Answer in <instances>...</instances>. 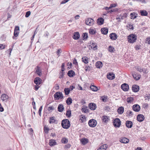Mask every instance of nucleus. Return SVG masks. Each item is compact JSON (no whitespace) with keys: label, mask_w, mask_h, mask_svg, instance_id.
I'll return each instance as SVG.
<instances>
[{"label":"nucleus","mask_w":150,"mask_h":150,"mask_svg":"<svg viewBox=\"0 0 150 150\" xmlns=\"http://www.w3.org/2000/svg\"><path fill=\"white\" fill-rule=\"evenodd\" d=\"M62 127L64 129H68L71 125L69 120L67 119H64L62 120L61 122Z\"/></svg>","instance_id":"obj_1"},{"label":"nucleus","mask_w":150,"mask_h":150,"mask_svg":"<svg viewBox=\"0 0 150 150\" xmlns=\"http://www.w3.org/2000/svg\"><path fill=\"white\" fill-rule=\"evenodd\" d=\"M127 39L129 42L133 43L136 42L137 39V36L136 35L132 34L128 36Z\"/></svg>","instance_id":"obj_2"},{"label":"nucleus","mask_w":150,"mask_h":150,"mask_svg":"<svg viewBox=\"0 0 150 150\" xmlns=\"http://www.w3.org/2000/svg\"><path fill=\"white\" fill-rule=\"evenodd\" d=\"M54 97L55 100H59V99H63L64 96L62 92L58 91L54 95Z\"/></svg>","instance_id":"obj_3"},{"label":"nucleus","mask_w":150,"mask_h":150,"mask_svg":"<svg viewBox=\"0 0 150 150\" xmlns=\"http://www.w3.org/2000/svg\"><path fill=\"white\" fill-rule=\"evenodd\" d=\"M112 124L115 127H119L121 125V121L119 118H116L113 120Z\"/></svg>","instance_id":"obj_4"},{"label":"nucleus","mask_w":150,"mask_h":150,"mask_svg":"<svg viewBox=\"0 0 150 150\" xmlns=\"http://www.w3.org/2000/svg\"><path fill=\"white\" fill-rule=\"evenodd\" d=\"M88 124L90 127H94L96 126L97 124V122L96 120L92 119L90 120L89 121Z\"/></svg>","instance_id":"obj_5"},{"label":"nucleus","mask_w":150,"mask_h":150,"mask_svg":"<svg viewBox=\"0 0 150 150\" xmlns=\"http://www.w3.org/2000/svg\"><path fill=\"white\" fill-rule=\"evenodd\" d=\"M94 20L91 18H88L85 21L86 24L90 26L93 25L94 23Z\"/></svg>","instance_id":"obj_6"},{"label":"nucleus","mask_w":150,"mask_h":150,"mask_svg":"<svg viewBox=\"0 0 150 150\" xmlns=\"http://www.w3.org/2000/svg\"><path fill=\"white\" fill-rule=\"evenodd\" d=\"M121 88L123 91H127L129 90V86L127 83H124L121 85Z\"/></svg>","instance_id":"obj_7"},{"label":"nucleus","mask_w":150,"mask_h":150,"mask_svg":"<svg viewBox=\"0 0 150 150\" xmlns=\"http://www.w3.org/2000/svg\"><path fill=\"white\" fill-rule=\"evenodd\" d=\"M42 79L40 77H36L34 81V83L37 85H39L41 84L42 82Z\"/></svg>","instance_id":"obj_8"},{"label":"nucleus","mask_w":150,"mask_h":150,"mask_svg":"<svg viewBox=\"0 0 150 150\" xmlns=\"http://www.w3.org/2000/svg\"><path fill=\"white\" fill-rule=\"evenodd\" d=\"M132 75L133 78L137 81L139 80L141 77L140 75L138 74L137 73L135 72L133 73Z\"/></svg>","instance_id":"obj_9"},{"label":"nucleus","mask_w":150,"mask_h":150,"mask_svg":"<svg viewBox=\"0 0 150 150\" xmlns=\"http://www.w3.org/2000/svg\"><path fill=\"white\" fill-rule=\"evenodd\" d=\"M132 90L133 92H137L139 91V87L137 85H134L132 86Z\"/></svg>","instance_id":"obj_10"},{"label":"nucleus","mask_w":150,"mask_h":150,"mask_svg":"<svg viewBox=\"0 0 150 150\" xmlns=\"http://www.w3.org/2000/svg\"><path fill=\"white\" fill-rule=\"evenodd\" d=\"M109 37L112 40H115L117 39V35L115 33H112L110 34Z\"/></svg>","instance_id":"obj_11"},{"label":"nucleus","mask_w":150,"mask_h":150,"mask_svg":"<svg viewBox=\"0 0 150 150\" xmlns=\"http://www.w3.org/2000/svg\"><path fill=\"white\" fill-rule=\"evenodd\" d=\"M133 110L136 112H138L140 110V107L139 105L138 104H135L132 106Z\"/></svg>","instance_id":"obj_12"},{"label":"nucleus","mask_w":150,"mask_h":150,"mask_svg":"<svg viewBox=\"0 0 150 150\" xmlns=\"http://www.w3.org/2000/svg\"><path fill=\"white\" fill-rule=\"evenodd\" d=\"M137 118L138 121L141 122L144 120V117L142 114H139L137 115Z\"/></svg>","instance_id":"obj_13"},{"label":"nucleus","mask_w":150,"mask_h":150,"mask_svg":"<svg viewBox=\"0 0 150 150\" xmlns=\"http://www.w3.org/2000/svg\"><path fill=\"white\" fill-rule=\"evenodd\" d=\"M80 36V35L79 33L78 32H76L74 33L72 38L74 40H77L79 39Z\"/></svg>","instance_id":"obj_14"},{"label":"nucleus","mask_w":150,"mask_h":150,"mask_svg":"<svg viewBox=\"0 0 150 150\" xmlns=\"http://www.w3.org/2000/svg\"><path fill=\"white\" fill-rule=\"evenodd\" d=\"M129 141V139L124 137H122L120 139V142L124 144L128 143Z\"/></svg>","instance_id":"obj_15"},{"label":"nucleus","mask_w":150,"mask_h":150,"mask_svg":"<svg viewBox=\"0 0 150 150\" xmlns=\"http://www.w3.org/2000/svg\"><path fill=\"white\" fill-rule=\"evenodd\" d=\"M88 107L91 110H94L96 108V105L95 103H90L88 104Z\"/></svg>","instance_id":"obj_16"},{"label":"nucleus","mask_w":150,"mask_h":150,"mask_svg":"<svg viewBox=\"0 0 150 150\" xmlns=\"http://www.w3.org/2000/svg\"><path fill=\"white\" fill-rule=\"evenodd\" d=\"M67 74L68 76L71 78L73 77L75 75L74 71L72 70L68 71Z\"/></svg>","instance_id":"obj_17"},{"label":"nucleus","mask_w":150,"mask_h":150,"mask_svg":"<svg viewBox=\"0 0 150 150\" xmlns=\"http://www.w3.org/2000/svg\"><path fill=\"white\" fill-rule=\"evenodd\" d=\"M1 98L3 101L6 102L8 98V96L6 94H3L1 95Z\"/></svg>","instance_id":"obj_18"},{"label":"nucleus","mask_w":150,"mask_h":150,"mask_svg":"<svg viewBox=\"0 0 150 150\" xmlns=\"http://www.w3.org/2000/svg\"><path fill=\"white\" fill-rule=\"evenodd\" d=\"M125 125L127 127L131 128L133 125L132 122L131 121L127 120L126 122Z\"/></svg>","instance_id":"obj_19"},{"label":"nucleus","mask_w":150,"mask_h":150,"mask_svg":"<svg viewBox=\"0 0 150 150\" xmlns=\"http://www.w3.org/2000/svg\"><path fill=\"white\" fill-rule=\"evenodd\" d=\"M104 21V20L103 18H99L97 20V23L99 25H101L103 24Z\"/></svg>","instance_id":"obj_20"},{"label":"nucleus","mask_w":150,"mask_h":150,"mask_svg":"<svg viewBox=\"0 0 150 150\" xmlns=\"http://www.w3.org/2000/svg\"><path fill=\"white\" fill-rule=\"evenodd\" d=\"M108 29L107 28H102L101 29L102 33L104 35H106L108 32Z\"/></svg>","instance_id":"obj_21"},{"label":"nucleus","mask_w":150,"mask_h":150,"mask_svg":"<svg viewBox=\"0 0 150 150\" xmlns=\"http://www.w3.org/2000/svg\"><path fill=\"white\" fill-rule=\"evenodd\" d=\"M64 107L62 104H60L59 105L57 108L59 112H62L64 110Z\"/></svg>","instance_id":"obj_22"},{"label":"nucleus","mask_w":150,"mask_h":150,"mask_svg":"<svg viewBox=\"0 0 150 150\" xmlns=\"http://www.w3.org/2000/svg\"><path fill=\"white\" fill-rule=\"evenodd\" d=\"M110 119V117L105 115L103 116L102 117V120L103 122L105 123L108 122Z\"/></svg>","instance_id":"obj_23"},{"label":"nucleus","mask_w":150,"mask_h":150,"mask_svg":"<svg viewBox=\"0 0 150 150\" xmlns=\"http://www.w3.org/2000/svg\"><path fill=\"white\" fill-rule=\"evenodd\" d=\"M87 108V107L86 106H83L81 110L82 112L85 113L89 112V110Z\"/></svg>","instance_id":"obj_24"},{"label":"nucleus","mask_w":150,"mask_h":150,"mask_svg":"<svg viewBox=\"0 0 150 150\" xmlns=\"http://www.w3.org/2000/svg\"><path fill=\"white\" fill-rule=\"evenodd\" d=\"M96 67L98 68H100L103 66L102 62L100 61H98L96 63Z\"/></svg>","instance_id":"obj_25"},{"label":"nucleus","mask_w":150,"mask_h":150,"mask_svg":"<svg viewBox=\"0 0 150 150\" xmlns=\"http://www.w3.org/2000/svg\"><path fill=\"white\" fill-rule=\"evenodd\" d=\"M124 108L122 106L119 108L117 110V112L118 114H122L124 112Z\"/></svg>","instance_id":"obj_26"},{"label":"nucleus","mask_w":150,"mask_h":150,"mask_svg":"<svg viewBox=\"0 0 150 150\" xmlns=\"http://www.w3.org/2000/svg\"><path fill=\"white\" fill-rule=\"evenodd\" d=\"M107 77L109 79L113 80L115 78V75L114 74L110 73L108 74L107 75Z\"/></svg>","instance_id":"obj_27"},{"label":"nucleus","mask_w":150,"mask_h":150,"mask_svg":"<svg viewBox=\"0 0 150 150\" xmlns=\"http://www.w3.org/2000/svg\"><path fill=\"white\" fill-rule=\"evenodd\" d=\"M49 144L50 146H52L56 145L57 143L55 140L51 139H50L49 141Z\"/></svg>","instance_id":"obj_28"},{"label":"nucleus","mask_w":150,"mask_h":150,"mask_svg":"<svg viewBox=\"0 0 150 150\" xmlns=\"http://www.w3.org/2000/svg\"><path fill=\"white\" fill-rule=\"evenodd\" d=\"M100 87H97L95 86H90L91 89L93 91H96L100 89Z\"/></svg>","instance_id":"obj_29"},{"label":"nucleus","mask_w":150,"mask_h":150,"mask_svg":"<svg viewBox=\"0 0 150 150\" xmlns=\"http://www.w3.org/2000/svg\"><path fill=\"white\" fill-rule=\"evenodd\" d=\"M107 147L108 146L107 144H103L100 146L97 150H106Z\"/></svg>","instance_id":"obj_30"},{"label":"nucleus","mask_w":150,"mask_h":150,"mask_svg":"<svg viewBox=\"0 0 150 150\" xmlns=\"http://www.w3.org/2000/svg\"><path fill=\"white\" fill-rule=\"evenodd\" d=\"M82 60L84 63L88 64V57L84 56L82 58Z\"/></svg>","instance_id":"obj_31"},{"label":"nucleus","mask_w":150,"mask_h":150,"mask_svg":"<svg viewBox=\"0 0 150 150\" xmlns=\"http://www.w3.org/2000/svg\"><path fill=\"white\" fill-rule=\"evenodd\" d=\"M56 120L54 119V117H50V118L49 123L50 124L53 123H57V122H56Z\"/></svg>","instance_id":"obj_32"},{"label":"nucleus","mask_w":150,"mask_h":150,"mask_svg":"<svg viewBox=\"0 0 150 150\" xmlns=\"http://www.w3.org/2000/svg\"><path fill=\"white\" fill-rule=\"evenodd\" d=\"M134 99L133 97H129L127 99V101L128 103H131L133 102Z\"/></svg>","instance_id":"obj_33"},{"label":"nucleus","mask_w":150,"mask_h":150,"mask_svg":"<svg viewBox=\"0 0 150 150\" xmlns=\"http://www.w3.org/2000/svg\"><path fill=\"white\" fill-rule=\"evenodd\" d=\"M66 103L68 105H70L72 103V100L71 98L69 97L66 100Z\"/></svg>","instance_id":"obj_34"},{"label":"nucleus","mask_w":150,"mask_h":150,"mask_svg":"<svg viewBox=\"0 0 150 150\" xmlns=\"http://www.w3.org/2000/svg\"><path fill=\"white\" fill-rule=\"evenodd\" d=\"M36 72L40 76L42 75L41 70L40 69V68L38 66L37 67V69L36 70Z\"/></svg>","instance_id":"obj_35"},{"label":"nucleus","mask_w":150,"mask_h":150,"mask_svg":"<svg viewBox=\"0 0 150 150\" xmlns=\"http://www.w3.org/2000/svg\"><path fill=\"white\" fill-rule=\"evenodd\" d=\"M141 15L142 16H147L148 13L145 10H140Z\"/></svg>","instance_id":"obj_36"},{"label":"nucleus","mask_w":150,"mask_h":150,"mask_svg":"<svg viewBox=\"0 0 150 150\" xmlns=\"http://www.w3.org/2000/svg\"><path fill=\"white\" fill-rule=\"evenodd\" d=\"M108 51L110 52H113L115 51V48L112 46L110 45L108 48Z\"/></svg>","instance_id":"obj_37"},{"label":"nucleus","mask_w":150,"mask_h":150,"mask_svg":"<svg viewBox=\"0 0 150 150\" xmlns=\"http://www.w3.org/2000/svg\"><path fill=\"white\" fill-rule=\"evenodd\" d=\"M81 142L83 145H85L88 142V140L87 139L83 138L81 140Z\"/></svg>","instance_id":"obj_38"},{"label":"nucleus","mask_w":150,"mask_h":150,"mask_svg":"<svg viewBox=\"0 0 150 150\" xmlns=\"http://www.w3.org/2000/svg\"><path fill=\"white\" fill-rule=\"evenodd\" d=\"M71 111L70 110H68L67 111V112L66 115V116L67 117H70L71 116Z\"/></svg>","instance_id":"obj_39"},{"label":"nucleus","mask_w":150,"mask_h":150,"mask_svg":"<svg viewBox=\"0 0 150 150\" xmlns=\"http://www.w3.org/2000/svg\"><path fill=\"white\" fill-rule=\"evenodd\" d=\"M88 34L86 33H83L82 35V37L83 38V40H86L88 38Z\"/></svg>","instance_id":"obj_40"},{"label":"nucleus","mask_w":150,"mask_h":150,"mask_svg":"<svg viewBox=\"0 0 150 150\" xmlns=\"http://www.w3.org/2000/svg\"><path fill=\"white\" fill-rule=\"evenodd\" d=\"M64 91L65 95H68L70 92V89L69 88H65Z\"/></svg>","instance_id":"obj_41"},{"label":"nucleus","mask_w":150,"mask_h":150,"mask_svg":"<svg viewBox=\"0 0 150 150\" xmlns=\"http://www.w3.org/2000/svg\"><path fill=\"white\" fill-rule=\"evenodd\" d=\"M136 69L138 71L141 72L143 71V69H142L139 66H136L135 67Z\"/></svg>","instance_id":"obj_42"},{"label":"nucleus","mask_w":150,"mask_h":150,"mask_svg":"<svg viewBox=\"0 0 150 150\" xmlns=\"http://www.w3.org/2000/svg\"><path fill=\"white\" fill-rule=\"evenodd\" d=\"M61 142L64 144H66L68 142V140L66 138L63 137L62 139Z\"/></svg>","instance_id":"obj_43"},{"label":"nucleus","mask_w":150,"mask_h":150,"mask_svg":"<svg viewBox=\"0 0 150 150\" xmlns=\"http://www.w3.org/2000/svg\"><path fill=\"white\" fill-rule=\"evenodd\" d=\"M89 33L91 35H94L96 33V30L93 29H90L89 30Z\"/></svg>","instance_id":"obj_44"},{"label":"nucleus","mask_w":150,"mask_h":150,"mask_svg":"<svg viewBox=\"0 0 150 150\" xmlns=\"http://www.w3.org/2000/svg\"><path fill=\"white\" fill-rule=\"evenodd\" d=\"M19 33V32L14 31V33H13L14 36H13V37H12L13 38V39H15V37H17L18 36Z\"/></svg>","instance_id":"obj_45"},{"label":"nucleus","mask_w":150,"mask_h":150,"mask_svg":"<svg viewBox=\"0 0 150 150\" xmlns=\"http://www.w3.org/2000/svg\"><path fill=\"white\" fill-rule=\"evenodd\" d=\"M107 96H104L101 97V100H102V101L103 102H105L107 101Z\"/></svg>","instance_id":"obj_46"},{"label":"nucleus","mask_w":150,"mask_h":150,"mask_svg":"<svg viewBox=\"0 0 150 150\" xmlns=\"http://www.w3.org/2000/svg\"><path fill=\"white\" fill-rule=\"evenodd\" d=\"M44 130L46 134H48V133L49 131V129L47 127H46V126H45L44 127Z\"/></svg>","instance_id":"obj_47"},{"label":"nucleus","mask_w":150,"mask_h":150,"mask_svg":"<svg viewBox=\"0 0 150 150\" xmlns=\"http://www.w3.org/2000/svg\"><path fill=\"white\" fill-rule=\"evenodd\" d=\"M137 14H136V13H131L130 14V16L132 17V18H133L134 19V18H136L137 16Z\"/></svg>","instance_id":"obj_48"},{"label":"nucleus","mask_w":150,"mask_h":150,"mask_svg":"<svg viewBox=\"0 0 150 150\" xmlns=\"http://www.w3.org/2000/svg\"><path fill=\"white\" fill-rule=\"evenodd\" d=\"M91 45H92L91 47H93V49L96 50L97 49V46L96 43L92 42L91 44Z\"/></svg>","instance_id":"obj_49"},{"label":"nucleus","mask_w":150,"mask_h":150,"mask_svg":"<svg viewBox=\"0 0 150 150\" xmlns=\"http://www.w3.org/2000/svg\"><path fill=\"white\" fill-rule=\"evenodd\" d=\"M54 110V106H53L49 107L47 109V110L49 111H52Z\"/></svg>","instance_id":"obj_50"},{"label":"nucleus","mask_w":150,"mask_h":150,"mask_svg":"<svg viewBox=\"0 0 150 150\" xmlns=\"http://www.w3.org/2000/svg\"><path fill=\"white\" fill-rule=\"evenodd\" d=\"M64 75V72H60L59 73V78L61 79L63 78Z\"/></svg>","instance_id":"obj_51"},{"label":"nucleus","mask_w":150,"mask_h":150,"mask_svg":"<svg viewBox=\"0 0 150 150\" xmlns=\"http://www.w3.org/2000/svg\"><path fill=\"white\" fill-rule=\"evenodd\" d=\"M145 43L150 45V37H147L146 39Z\"/></svg>","instance_id":"obj_52"},{"label":"nucleus","mask_w":150,"mask_h":150,"mask_svg":"<svg viewBox=\"0 0 150 150\" xmlns=\"http://www.w3.org/2000/svg\"><path fill=\"white\" fill-rule=\"evenodd\" d=\"M127 113L129 116H132V115H133L132 112L131 111H127Z\"/></svg>","instance_id":"obj_53"},{"label":"nucleus","mask_w":150,"mask_h":150,"mask_svg":"<svg viewBox=\"0 0 150 150\" xmlns=\"http://www.w3.org/2000/svg\"><path fill=\"white\" fill-rule=\"evenodd\" d=\"M31 14V12L30 11H28L26 13L25 17L26 18L28 17Z\"/></svg>","instance_id":"obj_54"},{"label":"nucleus","mask_w":150,"mask_h":150,"mask_svg":"<svg viewBox=\"0 0 150 150\" xmlns=\"http://www.w3.org/2000/svg\"><path fill=\"white\" fill-rule=\"evenodd\" d=\"M117 5L116 4H111L110 6H109V8L110 9H111L112 8L114 7H115Z\"/></svg>","instance_id":"obj_55"},{"label":"nucleus","mask_w":150,"mask_h":150,"mask_svg":"<svg viewBox=\"0 0 150 150\" xmlns=\"http://www.w3.org/2000/svg\"><path fill=\"white\" fill-rule=\"evenodd\" d=\"M80 117H81L82 119V120H81V121L83 122V121H86V119L85 116L82 115H81V116H80Z\"/></svg>","instance_id":"obj_56"},{"label":"nucleus","mask_w":150,"mask_h":150,"mask_svg":"<svg viewBox=\"0 0 150 150\" xmlns=\"http://www.w3.org/2000/svg\"><path fill=\"white\" fill-rule=\"evenodd\" d=\"M11 16H12L11 12L10 13H7V20H9V19L10 18H11Z\"/></svg>","instance_id":"obj_57"},{"label":"nucleus","mask_w":150,"mask_h":150,"mask_svg":"<svg viewBox=\"0 0 150 150\" xmlns=\"http://www.w3.org/2000/svg\"><path fill=\"white\" fill-rule=\"evenodd\" d=\"M5 39H6V37L5 36V35H2L1 36V38H0V40L1 41H5Z\"/></svg>","instance_id":"obj_58"},{"label":"nucleus","mask_w":150,"mask_h":150,"mask_svg":"<svg viewBox=\"0 0 150 150\" xmlns=\"http://www.w3.org/2000/svg\"><path fill=\"white\" fill-rule=\"evenodd\" d=\"M85 71H89L91 70V67L89 66H85Z\"/></svg>","instance_id":"obj_59"},{"label":"nucleus","mask_w":150,"mask_h":150,"mask_svg":"<svg viewBox=\"0 0 150 150\" xmlns=\"http://www.w3.org/2000/svg\"><path fill=\"white\" fill-rule=\"evenodd\" d=\"M118 10H108L107 11V13H112V12H114L117 11Z\"/></svg>","instance_id":"obj_60"},{"label":"nucleus","mask_w":150,"mask_h":150,"mask_svg":"<svg viewBox=\"0 0 150 150\" xmlns=\"http://www.w3.org/2000/svg\"><path fill=\"white\" fill-rule=\"evenodd\" d=\"M42 106H40L39 109L38 111V113H39V115L41 116V112L42 110Z\"/></svg>","instance_id":"obj_61"},{"label":"nucleus","mask_w":150,"mask_h":150,"mask_svg":"<svg viewBox=\"0 0 150 150\" xmlns=\"http://www.w3.org/2000/svg\"><path fill=\"white\" fill-rule=\"evenodd\" d=\"M6 47L5 45H3L2 44H0V49H4Z\"/></svg>","instance_id":"obj_62"},{"label":"nucleus","mask_w":150,"mask_h":150,"mask_svg":"<svg viewBox=\"0 0 150 150\" xmlns=\"http://www.w3.org/2000/svg\"><path fill=\"white\" fill-rule=\"evenodd\" d=\"M71 146V145L69 144H68L65 145V148L66 149H68Z\"/></svg>","instance_id":"obj_63"},{"label":"nucleus","mask_w":150,"mask_h":150,"mask_svg":"<svg viewBox=\"0 0 150 150\" xmlns=\"http://www.w3.org/2000/svg\"><path fill=\"white\" fill-rule=\"evenodd\" d=\"M140 45H137L135 47V49L136 50H138L140 49Z\"/></svg>","instance_id":"obj_64"}]
</instances>
